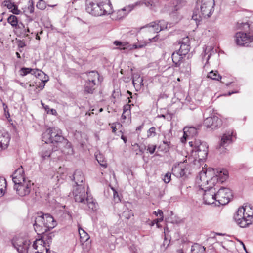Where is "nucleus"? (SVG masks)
I'll return each instance as SVG.
<instances>
[{"label": "nucleus", "mask_w": 253, "mask_h": 253, "mask_svg": "<svg viewBox=\"0 0 253 253\" xmlns=\"http://www.w3.org/2000/svg\"><path fill=\"white\" fill-rule=\"evenodd\" d=\"M189 144L191 148V155L194 158V165H196L197 163L201 164L207 157L208 146L207 143L199 140H195L194 141H190Z\"/></svg>", "instance_id": "nucleus-6"}, {"label": "nucleus", "mask_w": 253, "mask_h": 253, "mask_svg": "<svg viewBox=\"0 0 253 253\" xmlns=\"http://www.w3.org/2000/svg\"><path fill=\"white\" fill-rule=\"evenodd\" d=\"M186 64V69L184 72H188L189 70H190L191 67H190V63L187 62L185 63Z\"/></svg>", "instance_id": "nucleus-53"}, {"label": "nucleus", "mask_w": 253, "mask_h": 253, "mask_svg": "<svg viewBox=\"0 0 253 253\" xmlns=\"http://www.w3.org/2000/svg\"><path fill=\"white\" fill-rule=\"evenodd\" d=\"M50 131H51V138H54V137L56 136V133H58V132L60 131V130L56 127H52L48 128Z\"/></svg>", "instance_id": "nucleus-48"}, {"label": "nucleus", "mask_w": 253, "mask_h": 253, "mask_svg": "<svg viewBox=\"0 0 253 253\" xmlns=\"http://www.w3.org/2000/svg\"><path fill=\"white\" fill-rule=\"evenodd\" d=\"M143 47V45H137L135 44L132 45V47H131V49H137L138 48H141Z\"/></svg>", "instance_id": "nucleus-55"}, {"label": "nucleus", "mask_w": 253, "mask_h": 253, "mask_svg": "<svg viewBox=\"0 0 253 253\" xmlns=\"http://www.w3.org/2000/svg\"><path fill=\"white\" fill-rule=\"evenodd\" d=\"M216 201L221 205H225L229 203L232 196L230 189L227 188L221 187L216 192Z\"/></svg>", "instance_id": "nucleus-12"}, {"label": "nucleus", "mask_w": 253, "mask_h": 253, "mask_svg": "<svg viewBox=\"0 0 253 253\" xmlns=\"http://www.w3.org/2000/svg\"><path fill=\"white\" fill-rule=\"evenodd\" d=\"M250 43L248 44V45H249L248 46L253 47V36H250Z\"/></svg>", "instance_id": "nucleus-54"}, {"label": "nucleus", "mask_w": 253, "mask_h": 253, "mask_svg": "<svg viewBox=\"0 0 253 253\" xmlns=\"http://www.w3.org/2000/svg\"><path fill=\"white\" fill-rule=\"evenodd\" d=\"M200 189L204 191L203 194V200L206 204H212L214 203L215 201H216V188L214 186H211L210 187V184L203 187V188L200 186Z\"/></svg>", "instance_id": "nucleus-10"}, {"label": "nucleus", "mask_w": 253, "mask_h": 253, "mask_svg": "<svg viewBox=\"0 0 253 253\" xmlns=\"http://www.w3.org/2000/svg\"><path fill=\"white\" fill-rule=\"evenodd\" d=\"M27 32H29V28H27V29H25V30H24V34H26V33H27Z\"/></svg>", "instance_id": "nucleus-63"}, {"label": "nucleus", "mask_w": 253, "mask_h": 253, "mask_svg": "<svg viewBox=\"0 0 253 253\" xmlns=\"http://www.w3.org/2000/svg\"><path fill=\"white\" fill-rule=\"evenodd\" d=\"M233 132L231 131L226 132L222 136L219 144L217 146V149L220 150L221 152H223L224 148L233 142Z\"/></svg>", "instance_id": "nucleus-13"}, {"label": "nucleus", "mask_w": 253, "mask_h": 253, "mask_svg": "<svg viewBox=\"0 0 253 253\" xmlns=\"http://www.w3.org/2000/svg\"><path fill=\"white\" fill-rule=\"evenodd\" d=\"M73 180L75 182V186H79L80 185H84V177L83 172L79 170H77L73 175Z\"/></svg>", "instance_id": "nucleus-22"}, {"label": "nucleus", "mask_w": 253, "mask_h": 253, "mask_svg": "<svg viewBox=\"0 0 253 253\" xmlns=\"http://www.w3.org/2000/svg\"><path fill=\"white\" fill-rule=\"evenodd\" d=\"M141 29H145L146 32L152 33H158L159 32L157 27L156 22L155 21L151 22L146 26L141 28Z\"/></svg>", "instance_id": "nucleus-28"}, {"label": "nucleus", "mask_w": 253, "mask_h": 253, "mask_svg": "<svg viewBox=\"0 0 253 253\" xmlns=\"http://www.w3.org/2000/svg\"><path fill=\"white\" fill-rule=\"evenodd\" d=\"M156 146L155 145H149L147 147V150L150 154H153L156 150Z\"/></svg>", "instance_id": "nucleus-51"}, {"label": "nucleus", "mask_w": 253, "mask_h": 253, "mask_svg": "<svg viewBox=\"0 0 253 253\" xmlns=\"http://www.w3.org/2000/svg\"><path fill=\"white\" fill-rule=\"evenodd\" d=\"M11 12L14 14L18 15L20 13V10L18 9L17 7L15 5L14 7L11 9Z\"/></svg>", "instance_id": "nucleus-52"}, {"label": "nucleus", "mask_w": 253, "mask_h": 253, "mask_svg": "<svg viewBox=\"0 0 253 253\" xmlns=\"http://www.w3.org/2000/svg\"><path fill=\"white\" fill-rule=\"evenodd\" d=\"M207 77L216 81H219L221 79V76L218 74L217 71H211L207 75Z\"/></svg>", "instance_id": "nucleus-34"}, {"label": "nucleus", "mask_w": 253, "mask_h": 253, "mask_svg": "<svg viewBox=\"0 0 253 253\" xmlns=\"http://www.w3.org/2000/svg\"><path fill=\"white\" fill-rule=\"evenodd\" d=\"M96 159L98 163L103 167L106 168L107 164L106 161L104 160L102 154H99L96 155Z\"/></svg>", "instance_id": "nucleus-39"}, {"label": "nucleus", "mask_w": 253, "mask_h": 253, "mask_svg": "<svg viewBox=\"0 0 253 253\" xmlns=\"http://www.w3.org/2000/svg\"><path fill=\"white\" fill-rule=\"evenodd\" d=\"M114 44L118 46V49L120 50L125 49L128 47V43L126 42H122L118 41H115L113 42Z\"/></svg>", "instance_id": "nucleus-38"}, {"label": "nucleus", "mask_w": 253, "mask_h": 253, "mask_svg": "<svg viewBox=\"0 0 253 253\" xmlns=\"http://www.w3.org/2000/svg\"><path fill=\"white\" fill-rule=\"evenodd\" d=\"M44 228L42 230L44 233L50 229H53L56 225V222L53 217L49 214H44Z\"/></svg>", "instance_id": "nucleus-17"}, {"label": "nucleus", "mask_w": 253, "mask_h": 253, "mask_svg": "<svg viewBox=\"0 0 253 253\" xmlns=\"http://www.w3.org/2000/svg\"><path fill=\"white\" fill-rule=\"evenodd\" d=\"M205 248L204 246L199 244H194L191 247V253H204Z\"/></svg>", "instance_id": "nucleus-30"}, {"label": "nucleus", "mask_w": 253, "mask_h": 253, "mask_svg": "<svg viewBox=\"0 0 253 253\" xmlns=\"http://www.w3.org/2000/svg\"><path fill=\"white\" fill-rule=\"evenodd\" d=\"M182 163L179 164L178 166H175L174 167L172 168V171L173 173H175L177 176L182 177L184 176L187 171V169L185 168H183L180 164Z\"/></svg>", "instance_id": "nucleus-27"}, {"label": "nucleus", "mask_w": 253, "mask_h": 253, "mask_svg": "<svg viewBox=\"0 0 253 253\" xmlns=\"http://www.w3.org/2000/svg\"><path fill=\"white\" fill-rule=\"evenodd\" d=\"M51 153V150L50 148H42L39 153L41 161H43L46 159H48L50 157Z\"/></svg>", "instance_id": "nucleus-26"}, {"label": "nucleus", "mask_w": 253, "mask_h": 253, "mask_svg": "<svg viewBox=\"0 0 253 253\" xmlns=\"http://www.w3.org/2000/svg\"><path fill=\"white\" fill-rule=\"evenodd\" d=\"M238 92L236 91H232V92H229L228 95H231V94H233V93H238Z\"/></svg>", "instance_id": "nucleus-62"}, {"label": "nucleus", "mask_w": 253, "mask_h": 253, "mask_svg": "<svg viewBox=\"0 0 253 253\" xmlns=\"http://www.w3.org/2000/svg\"><path fill=\"white\" fill-rule=\"evenodd\" d=\"M145 4L147 7L151 9H153L155 6V3L152 0L146 1L145 0L137 2L135 4H132L127 6L121 9L117 10L116 12H113V16L116 20H119L125 17L128 13H129L132 9H133L135 6H140Z\"/></svg>", "instance_id": "nucleus-9"}, {"label": "nucleus", "mask_w": 253, "mask_h": 253, "mask_svg": "<svg viewBox=\"0 0 253 253\" xmlns=\"http://www.w3.org/2000/svg\"><path fill=\"white\" fill-rule=\"evenodd\" d=\"M130 108L131 105L129 104L125 105L123 107V112H124V114L130 115Z\"/></svg>", "instance_id": "nucleus-47"}, {"label": "nucleus", "mask_w": 253, "mask_h": 253, "mask_svg": "<svg viewBox=\"0 0 253 253\" xmlns=\"http://www.w3.org/2000/svg\"><path fill=\"white\" fill-rule=\"evenodd\" d=\"M204 125L208 128L216 129L221 126V120L217 116L213 115L207 117L204 121Z\"/></svg>", "instance_id": "nucleus-14"}, {"label": "nucleus", "mask_w": 253, "mask_h": 253, "mask_svg": "<svg viewBox=\"0 0 253 253\" xmlns=\"http://www.w3.org/2000/svg\"><path fill=\"white\" fill-rule=\"evenodd\" d=\"M12 180L14 183V185L17 184L21 182H23L26 180L28 179L26 178L24 174V171L22 166L18 168L15 170L12 175Z\"/></svg>", "instance_id": "nucleus-16"}, {"label": "nucleus", "mask_w": 253, "mask_h": 253, "mask_svg": "<svg viewBox=\"0 0 253 253\" xmlns=\"http://www.w3.org/2000/svg\"><path fill=\"white\" fill-rule=\"evenodd\" d=\"M132 77V83L134 87L137 90L140 89L143 85V78L138 74H134Z\"/></svg>", "instance_id": "nucleus-24"}, {"label": "nucleus", "mask_w": 253, "mask_h": 253, "mask_svg": "<svg viewBox=\"0 0 253 253\" xmlns=\"http://www.w3.org/2000/svg\"><path fill=\"white\" fill-rule=\"evenodd\" d=\"M114 190V198H116V197L118 198V200H120V199L118 197V194L117 192L116 191H115L114 190Z\"/></svg>", "instance_id": "nucleus-59"}, {"label": "nucleus", "mask_w": 253, "mask_h": 253, "mask_svg": "<svg viewBox=\"0 0 253 253\" xmlns=\"http://www.w3.org/2000/svg\"><path fill=\"white\" fill-rule=\"evenodd\" d=\"M2 105L3 107L4 113L5 117L7 119L10 118V113L9 112V110L8 108L7 105L4 102L2 103Z\"/></svg>", "instance_id": "nucleus-46"}, {"label": "nucleus", "mask_w": 253, "mask_h": 253, "mask_svg": "<svg viewBox=\"0 0 253 253\" xmlns=\"http://www.w3.org/2000/svg\"><path fill=\"white\" fill-rule=\"evenodd\" d=\"M9 141L8 134L0 131V150L5 149L8 146Z\"/></svg>", "instance_id": "nucleus-21"}, {"label": "nucleus", "mask_w": 253, "mask_h": 253, "mask_svg": "<svg viewBox=\"0 0 253 253\" xmlns=\"http://www.w3.org/2000/svg\"><path fill=\"white\" fill-rule=\"evenodd\" d=\"M33 187V183L29 179L14 186V189L20 196L29 195Z\"/></svg>", "instance_id": "nucleus-11"}, {"label": "nucleus", "mask_w": 253, "mask_h": 253, "mask_svg": "<svg viewBox=\"0 0 253 253\" xmlns=\"http://www.w3.org/2000/svg\"><path fill=\"white\" fill-rule=\"evenodd\" d=\"M107 2H100L95 3L89 1L86 4V11L95 16L110 14L112 13V6L109 0Z\"/></svg>", "instance_id": "nucleus-7"}, {"label": "nucleus", "mask_w": 253, "mask_h": 253, "mask_svg": "<svg viewBox=\"0 0 253 253\" xmlns=\"http://www.w3.org/2000/svg\"><path fill=\"white\" fill-rule=\"evenodd\" d=\"M20 85L21 86H22V87H25V84L24 83H20Z\"/></svg>", "instance_id": "nucleus-64"}, {"label": "nucleus", "mask_w": 253, "mask_h": 253, "mask_svg": "<svg viewBox=\"0 0 253 253\" xmlns=\"http://www.w3.org/2000/svg\"><path fill=\"white\" fill-rule=\"evenodd\" d=\"M51 131L47 129L42 135V140L44 141L45 143H52V139L51 136Z\"/></svg>", "instance_id": "nucleus-32"}, {"label": "nucleus", "mask_w": 253, "mask_h": 253, "mask_svg": "<svg viewBox=\"0 0 253 253\" xmlns=\"http://www.w3.org/2000/svg\"><path fill=\"white\" fill-rule=\"evenodd\" d=\"M40 77L42 78L41 79H40L42 82L39 84V87L41 89H42L44 87L45 83L49 80V77L44 72L43 75H40V76L39 77Z\"/></svg>", "instance_id": "nucleus-35"}, {"label": "nucleus", "mask_w": 253, "mask_h": 253, "mask_svg": "<svg viewBox=\"0 0 253 253\" xmlns=\"http://www.w3.org/2000/svg\"><path fill=\"white\" fill-rule=\"evenodd\" d=\"M84 75L85 82L84 85V91L87 93L92 94L99 81V75L97 71H91L85 73Z\"/></svg>", "instance_id": "nucleus-8"}, {"label": "nucleus", "mask_w": 253, "mask_h": 253, "mask_svg": "<svg viewBox=\"0 0 253 253\" xmlns=\"http://www.w3.org/2000/svg\"><path fill=\"white\" fill-rule=\"evenodd\" d=\"M37 7L41 10H44L46 7V3L43 0H39L36 5Z\"/></svg>", "instance_id": "nucleus-41"}, {"label": "nucleus", "mask_w": 253, "mask_h": 253, "mask_svg": "<svg viewBox=\"0 0 253 253\" xmlns=\"http://www.w3.org/2000/svg\"><path fill=\"white\" fill-rule=\"evenodd\" d=\"M78 232L80 236L81 242H84L88 240L89 236L84 229L79 227L78 228Z\"/></svg>", "instance_id": "nucleus-33"}, {"label": "nucleus", "mask_w": 253, "mask_h": 253, "mask_svg": "<svg viewBox=\"0 0 253 253\" xmlns=\"http://www.w3.org/2000/svg\"><path fill=\"white\" fill-rule=\"evenodd\" d=\"M121 138H122V139H123V141H124V142H125V143H126V141H127V139H126V137H125V136H124L123 135H122V136H121Z\"/></svg>", "instance_id": "nucleus-60"}, {"label": "nucleus", "mask_w": 253, "mask_h": 253, "mask_svg": "<svg viewBox=\"0 0 253 253\" xmlns=\"http://www.w3.org/2000/svg\"><path fill=\"white\" fill-rule=\"evenodd\" d=\"M250 36H248L245 33L239 32L236 34L235 42L238 45L248 46L250 41Z\"/></svg>", "instance_id": "nucleus-15"}, {"label": "nucleus", "mask_w": 253, "mask_h": 253, "mask_svg": "<svg viewBox=\"0 0 253 253\" xmlns=\"http://www.w3.org/2000/svg\"><path fill=\"white\" fill-rule=\"evenodd\" d=\"M163 143L165 144H166L168 146H169V145L170 144V142L169 141H168L164 140L163 141Z\"/></svg>", "instance_id": "nucleus-61"}, {"label": "nucleus", "mask_w": 253, "mask_h": 253, "mask_svg": "<svg viewBox=\"0 0 253 253\" xmlns=\"http://www.w3.org/2000/svg\"><path fill=\"white\" fill-rule=\"evenodd\" d=\"M184 55H182V53L179 51H177L173 53L172 54V60L175 66H180L182 64V60L185 57Z\"/></svg>", "instance_id": "nucleus-23"}, {"label": "nucleus", "mask_w": 253, "mask_h": 253, "mask_svg": "<svg viewBox=\"0 0 253 253\" xmlns=\"http://www.w3.org/2000/svg\"><path fill=\"white\" fill-rule=\"evenodd\" d=\"M6 188V181L3 177H0V197L4 195Z\"/></svg>", "instance_id": "nucleus-31"}, {"label": "nucleus", "mask_w": 253, "mask_h": 253, "mask_svg": "<svg viewBox=\"0 0 253 253\" xmlns=\"http://www.w3.org/2000/svg\"><path fill=\"white\" fill-rule=\"evenodd\" d=\"M73 195L76 202L87 204L88 208L92 211L97 209V203L92 197L88 195V191L85 190V185L74 186Z\"/></svg>", "instance_id": "nucleus-4"}, {"label": "nucleus", "mask_w": 253, "mask_h": 253, "mask_svg": "<svg viewBox=\"0 0 253 253\" xmlns=\"http://www.w3.org/2000/svg\"><path fill=\"white\" fill-rule=\"evenodd\" d=\"M61 134V131L60 132H58V133H56V136H54V138H52V143L54 142H61L63 139V137L62 136Z\"/></svg>", "instance_id": "nucleus-40"}, {"label": "nucleus", "mask_w": 253, "mask_h": 253, "mask_svg": "<svg viewBox=\"0 0 253 253\" xmlns=\"http://www.w3.org/2000/svg\"><path fill=\"white\" fill-rule=\"evenodd\" d=\"M228 172L227 170L222 169L215 171L214 169H208L199 172V176L197 178V182L200 186L203 188L208 184L211 186H215L218 182L222 183L228 178Z\"/></svg>", "instance_id": "nucleus-2"}, {"label": "nucleus", "mask_w": 253, "mask_h": 253, "mask_svg": "<svg viewBox=\"0 0 253 253\" xmlns=\"http://www.w3.org/2000/svg\"><path fill=\"white\" fill-rule=\"evenodd\" d=\"M20 75L21 76H25L28 74L34 75L36 77H39L40 75H43V72L37 69H32L30 68L23 67L19 70Z\"/></svg>", "instance_id": "nucleus-19"}, {"label": "nucleus", "mask_w": 253, "mask_h": 253, "mask_svg": "<svg viewBox=\"0 0 253 253\" xmlns=\"http://www.w3.org/2000/svg\"><path fill=\"white\" fill-rule=\"evenodd\" d=\"M158 212L159 213V216L160 218H158L156 220H154V221L156 222V225L158 227H159V222H162L163 220V212L161 210H158Z\"/></svg>", "instance_id": "nucleus-45"}, {"label": "nucleus", "mask_w": 253, "mask_h": 253, "mask_svg": "<svg viewBox=\"0 0 253 253\" xmlns=\"http://www.w3.org/2000/svg\"><path fill=\"white\" fill-rule=\"evenodd\" d=\"M185 4L184 0H175L173 1L174 5V10L175 11L178 10L181 7L183 6Z\"/></svg>", "instance_id": "nucleus-37"}, {"label": "nucleus", "mask_w": 253, "mask_h": 253, "mask_svg": "<svg viewBox=\"0 0 253 253\" xmlns=\"http://www.w3.org/2000/svg\"><path fill=\"white\" fill-rule=\"evenodd\" d=\"M7 22L9 23L13 27L17 28V27L20 28L21 26L24 27V25L20 23L18 24V19L16 16L11 15L7 18Z\"/></svg>", "instance_id": "nucleus-29"}, {"label": "nucleus", "mask_w": 253, "mask_h": 253, "mask_svg": "<svg viewBox=\"0 0 253 253\" xmlns=\"http://www.w3.org/2000/svg\"><path fill=\"white\" fill-rule=\"evenodd\" d=\"M11 242L19 253H50L49 249L42 245L44 242L42 239L36 240L31 246L30 241L22 237H14Z\"/></svg>", "instance_id": "nucleus-1"}, {"label": "nucleus", "mask_w": 253, "mask_h": 253, "mask_svg": "<svg viewBox=\"0 0 253 253\" xmlns=\"http://www.w3.org/2000/svg\"><path fill=\"white\" fill-rule=\"evenodd\" d=\"M184 135L181 138V141L184 142L189 137H193L197 134V130L194 127H185L183 129Z\"/></svg>", "instance_id": "nucleus-20"}, {"label": "nucleus", "mask_w": 253, "mask_h": 253, "mask_svg": "<svg viewBox=\"0 0 253 253\" xmlns=\"http://www.w3.org/2000/svg\"><path fill=\"white\" fill-rule=\"evenodd\" d=\"M189 39L188 37L184 38L181 42L180 47L178 50V51L182 53V55L185 56L187 55L190 50V46L187 43Z\"/></svg>", "instance_id": "nucleus-25"}, {"label": "nucleus", "mask_w": 253, "mask_h": 253, "mask_svg": "<svg viewBox=\"0 0 253 253\" xmlns=\"http://www.w3.org/2000/svg\"><path fill=\"white\" fill-rule=\"evenodd\" d=\"M234 218L236 223L242 228L253 224V209L251 205L246 204L239 208Z\"/></svg>", "instance_id": "nucleus-5"}, {"label": "nucleus", "mask_w": 253, "mask_h": 253, "mask_svg": "<svg viewBox=\"0 0 253 253\" xmlns=\"http://www.w3.org/2000/svg\"><path fill=\"white\" fill-rule=\"evenodd\" d=\"M44 214L41 213V215H38L35 219V223L34 227L35 231L38 234L44 233L42 230L44 228Z\"/></svg>", "instance_id": "nucleus-18"}, {"label": "nucleus", "mask_w": 253, "mask_h": 253, "mask_svg": "<svg viewBox=\"0 0 253 253\" xmlns=\"http://www.w3.org/2000/svg\"><path fill=\"white\" fill-rule=\"evenodd\" d=\"M130 115H127L126 114H124V112H123V114L121 116V118L123 120H125L127 117H128Z\"/></svg>", "instance_id": "nucleus-56"}, {"label": "nucleus", "mask_w": 253, "mask_h": 253, "mask_svg": "<svg viewBox=\"0 0 253 253\" xmlns=\"http://www.w3.org/2000/svg\"><path fill=\"white\" fill-rule=\"evenodd\" d=\"M237 28L240 29H242L245 30L246 31H248L249 29V25L247 23H238Z\"/></svg>", "instance_id": "nucleus-44"}, {"label": "nucleus", "mask_w": 253, "mask_h": 253, "mask_svg": "<svg viewBox=\"0 0 253 253\" xmlns=\"http://www.w3.org/2000/svg\"><path fill=\"white\" fill-rule=\"evenodd\" d=\"M4 5L6 6L9 9H11L14 7V3L12 2L10 0H6L4 2Z\"/></svg>", "instance_id": "nucleus-49"}, {"label": "nucleus", "mask_w": 253, "mask_h": 253, "mask_svg": "<svg viewBox=\"0 0 253 253\" xmlns=\"http://www.w3.org/2000/svg\"><path fill=\"white\" fill-rule=\"evenodd\" d=\"M156 135V128L151 127L147 131V137H153Z\"/></svg>", "instance_id": "nucleus-42"}, {"label": "nucleus", "mask_w": 253, "mask_h": 253, "mask_svg": "<svg viewBox=\"0 0 253 253\" xmlns=\"http://www.w3.org/2000/svg\"><path fill=\"white\" fill-rule=\"evenodd\" d=\"M111 127L112 129V132L115 133L117 130L116 126L113 124Z\"/></svg>", "instance_id": "nucleus-57"}, {"label": "nucleus", "mask_w": 253, "mask_h": 253, "mask_svg": "<svg viewBox=\"0 0 253 253\" xmlns=\"http://www.w3.org/2000/svg\"><path fill=\"white\" fill-rule=\"evenodd\" d=\"M132 215L131 211H130L128 209L125 210L122 213V216L127 219H129Z\"/></svg>", "instance_id": "nucleus-43"}, {"label": "nucleus", "mask_w": 253, "mask_h": 253, "mask_svg": "<svg viewBox=\"0 0 253 253\" xmlns=\"http://www.w3.org/2000/svg\"><path fill=\"white\" fill-rule=\"evenodd\" d=\"M157 23V27L159 32L164 30L167 28L168 23L164 20L156 21Z\"/></svg>", "instance_id": "nucleus-36"}, {"label": "nucleus", "mask_w": 253, "mask_h": 253, "mask_svg": "<svg viewBox=\"0 0 253 253\" xmlns=\"http://www.w3.org/2000/svg\"><path fill=\"white\" fill-rule=\"evenodd\" d=\"M163 181L166 183H168L171 180V174L169 172L166 173L163 179Z\"/></svg>", "instance_id": "nucleus-50"}, {"label": "nucleus", "mask_w": 253, "mask_h": 253, "mask_svg": "<svg viewBox=\"0 0 253 253\" xmlns=\"http://www.w3.org/2000/svg\"><path fill=\"white\" fill-rule=\"evenodd\" d=\"M214 5V0L198 1L192 16V19L199 21L202 18H209L213 12Z\"/></svg>", "instance_id": "nucleus-3"}, {"label": "nucleus", "mask_w": 253, "mask_h": 253, "mask_svg": "<svg viewBox=\"0 0 253 253\" xmlns=\"http://www.w3.org/2000/svg\"><path fill=\"white\" fill-rule=\"evenodd\" d=\"M42 240H43L44 242V244H43L42 245H44L45 247H46L48 249H49V245L48 246H46V243H45V241H47V240H45V237H43V239H42ZM49 251H50V249H49Z\"/></svg>", "instance_id": "nucleus-58"}]
</instances>
